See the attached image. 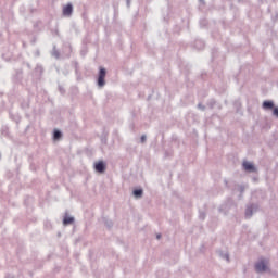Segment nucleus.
<instances>
[{"label": "nucleus", "instance_id": "f257e3e1", "mask_svg": "<svg viewBox=\"0 0 278 278\" xmlns=\"http://www.w3.org/2000/svg\"><path fill=\"white\" fill-rule=\"evenodd\" d=\"M42 75H45V66H42L40 63H37L31 72L33 84H39V81H42Z\"/></svg>", "mask_w": 278, "mask_h": 278}, {"label": "nucleus", "instance_id": "f03ea898", "mask_svg": "<svg viewBox=\"0 0 278 278\" xmlns=\"http://www.w3.org/2000/svg\"><path fill=\"white\" fill-rule=\"evenodd\" d=\"M105 77H108V70L103 66H100L96 78V84L98 88H104L106 84Z\"/></svg>", "mask_w": 278, "mask_h": 278}, {"label": "nucleus", "instance_id": "7ed1b4c3", "mask_svg": "<svg viewBox=\"0 0 278 278\" xmlns=\"http://www.w3.org/2000/svg\"><path fill=\"white\" fill-rule=\"evenodd\" d=\"M254 268L256 273H268V270H270V268L268 267V260L261 258L258 262L255 263Z\"/></svg>", "mask_w": 278, "mask_h": 278}, {"label": "nucleus", "instance_id": "20e7f679", "mask_svg": "<svg viewBox=\"0 0 278 278\" xmlns=\"http://www.w3.org/2000/svg\"><path fill=\"white\" fill-rule=\"evenodd\" d=\"M93 170L98 173L99 175L105 174V170H108V163L103 160H99L93 163Z\"/></svg>", "mask_w": 278, "mask_h": 278}, {"label": "nucleus", "instance_id": "39448f33", "mask_svg": "<svg viewBox=\"0 0 278 278\" xmlns=\"http://www.w3.org/2000/svg\"><path fill=\"white\" fill-rule=\"evenodd\" d=\"M242 169L244 170V173H257V166H255V163L251 161H243Z\"/></svg>", "mask_w": 278, "mask_h": 278}, {"label": "nucleus", "instance_id": "423d86ee", "mask_svg": "<svg viewBox=\"0 0 278 278\" xmlns=\"http://www.w3.org/2000/svg\"><path fill=\"white\" fill-rule=\"evenodd\" d=\"M260 210V204L251 203L245 207V218H251Z\"/></svg>", "mask_w": 278, "mask_h": 278}, {"label": "nucleus", "instance_id": "0eeeda50", "mask_svg": "<svg viewBox=\"0 0 278 278\" xmlns=\"http://www.w3.org/2000/svg\"><path fill=\"white\" fill-rule=\"evenodd\" d=\"M62 138H64V132H62V130H60L59 128H54L52 131V140L54 142H60Z\"/></svg>", "mask_w": 278, "mask_h": 278}, {"label": "nucleus", "instance_id": "6e6552de", "mask_svg": "<svg viewBox=\"0 0 278 278\" xmlns=\"http://www.w3.org/2000/svg\"><path fill=\"white\" fill-rule=\"evenodd\" d=\"M73 2H68L66 5L63 7V16H73Z\"/></svg>", "mask_w": 278, "mask_h": 278}, {"label": "nucleus", "instance_id": "1a4fd4ad", "mask_svg": "<svg viewBox=\"0 0 278 278\" xmlns=\"http://www.w3.org/2000/svg\"><path fill=\"white\" fill-rule=\"evenodd\" d=\"M262 108L265 110V111H271L273 112V109L275 108V101L273 100H264L263 103H262Z\"/></svg>", "mask_w": 278, "mask_h": 278}, {"label": "nucleus", "instance_id": "9d476101", "mask_svg": "<svg viewBox=\"0 0 278 278\" xmlns=\"http://www.w3.org/2000/svg\"><path fill=\"white\" fill-rule=\"evenodd\" d=\"M62 223L64 227H68V225H73L75 223V217L68 215V213H65Z\"/></svg>", "mask_w": 278, "mask_h": 278}, {"label": "nucleus", "instance_id": "9b49d317", "mask_svg": "<svg viewBox=\"0 0 278 278\" xmlns=\"http://www.w3.org/2000/svg\"><path fill=\"white\" fill-rule=\"evenodd\" d=\"M132 197H135V199H142V197H144V189H142V187H137L132 190Z\"/></svg>", "mask_w": 278, "mask_h": 278}, {"label": "nucleus", "instance_id": "f8f14e48", "mask_svg": "<svg viewBox=\"0 0 278 278\" xmlns=\"http://www.w3.org/2000/svg\"><path fill=\"white\" fill-rule=\"evenodd\" d=\"M207 106L210 110H214V108H217V110H223V105L216 101V99H210L207 101Z\"/></svg>", "mask_w": 278, "mask_h": 278}, {"label": "nucleus", "instance_id": "ddd939ff", "mask_svg": "<svg viewBox=\"0 0 278 278\" xmlns=\"http://www.w3.org/2000/svg\"><path fill=\"white\" fill-rule=\"evenodd\" d=\"M14 84H21L23 81V70H16L13 76Z\"/></svg>", "mask_w": 278, "mask_h": 278}, {"label": "nucleus", "instance_id": "4468645a", "mask_svg": "<svg viewBox=\"0 0 278 278\" xmlns=\"http://www.w3.org/2000/svg\"><path fill=\"white\" fill-rule=\"evenodd\" d=\"M9 116H10L11 121L16 123V125H18V123H21V115L14 114V113H9Z\"/></svg>", "mask_w": 278, "mask_h": 278}, {"label": "nucleus", "instance_id": "2eb2a0df", "mask_svg": "<svg viewBox=\"0 0 278 278\" xmlns=\"http://www.w3.org/2000/svg\"><path fill=\"white\" fill-rule=\"evenodd\" d=\"M217 253H218L219 257H222V260H227L229 262V252L218 250Z\"/></svg>", "mask_w": 278, "mask_h": 278}, {"label": "nucleus", "instance_id": "dca6fc26", "mask_svg": "<svg viewBox=\"0 0 278 278\" xmlns=\"http://www.w3.org/2000/svg\"><path fill=\"white\" fill-rule=\"evenodd\" d=\"M255 194H256V199H261L262 201H264V199H266V191H264V190H257L255 192Z\"/></svg>", "mask_w": 278, "mask_h": 278}, {"label": "nucleus", "instance_id": "f3484780", "mask_svg": "<svg viewBox=\"0 0 278 278\" xmlns=\"http://www.w3.org/2000/svg\"><path fill=\"white\" fill-rule=\"evenodd\" d=\"M21 108L22 110H29V99H23L21 101Z\"/></svg>", "mask_w": 278, "mask_h": 278}, {"label": "nucleus", "instance_id": "a211bd4d", "mask_svg": "<svg viewBox=\"0 0 278 278\" xmlns=\"http://www.w3.org/2000/svg\"><path fill=\"white\" fill-rule=\"evenodd\" d=\"M1 134L2 136H4L5 138H8V136H10V128L8 126H2L1 128Z\"/></svg>", "mask_w": 278, "mask_h": 278}, {"label": "nucleus", "instance_id": "6ab92c4d", "mask_svg": "<svg viewBox=\"0 0 278 278\" xmlns=\"http://www.w3.org/2000/svg\"><path fill=\"white\" fill-rule=\"evenodd\" d=\"M52 58H55V60H60V51H58L55 46H53Z\"/></svg>", "mask_w": 278, "mask_h": 278}, {"label": "nucleus", "instance_id": "aec40b11", "mask_svg": "<svg viewBox=\"0 0 278 278\" xmlns=\"http://www.w3.org/2000/svg\"><path fill=\"white\" fill-rule=\"evenodd\" d=\"M195 49H203L205 47V42L201 40H197L194 43Z\"/></svg>", "mask_w": 278, "mask_h": 278}, {"label": "nucleus", "instance_id": "412c9836", "mask_svg": "<svg viewBox=\"0 0 278 278\" xmlns=\"http://www.w3.org/2000/svg\"><path fill=\"white\" fill-rule=\"evenodd\" d=\"M206 217H207V213H205V211L199 210V219L205 220Z\"/></svg>", "mask_w": 278, "mask_h": 278}, {"label": "nucleus", "instance_id": "4be33fe9", "mask_svg": "<svg viewBox=\"0 0 278 278\" xmlns=\"http://www.w3.org/2000/svg\"><path fill=\"white\" fill-rule=\"evenodd\" d=\"M72 64H73V66L75 68V74L79 75V62L74 61V62H72Z\"/></svg>", "mask_w": 278, "mask_h": 278}, {"label": "nucleus", "instance_id": "5701e85b", "mask_svg": "<svg viewBox=\"0 0 278 278\" xmlns=\"http://www.w3.org/2000/svg\"><path fill=\"white\" fill-rule=\"evenodd\" d=\"M104 225L108 229H112V227H114V223H112L111 219H104Z\"/></svg>", "mask_w": 278, "mask_h": 278}, {"label": "nucleus", "instance_id": "b1692460", "mask_svg": "<svg viewBox=\"0 0 278 278\" xmlns=\"http://www.w3.org/2000/svg\"><path fill=\"white\" fill-rule=\"evenodd\" d=\"M58 90L60 92V94H62L64 97V94H66V89H64V86L62 85H58Z\"/></svg>", "mask_w": 278, "mask_h": 278}, {"label": "nucleus", "instance_id": "393cba45", "mask_svg": "<svg viewBox=\"0 0 278 278\" xmlns=\"http://www.w3.org/2000/svg\"><path fill=\"white\" fill-rule=\"evenodd\" d=\"M102 144H108V132H103L101 137Z\"/></svg>", "mask_w": 278, "mask_h": 278}, {"label": "nucleus", "instance_id": "a878e982", "mask_svg": "<svg viewBox=\"0 0 278 278\" xmlns=\"http://www.w3.org/2000/svg\"><path fill=\"white\" fill-rule=\"evenodd\" d=\"M200 27L203 29L205 27H207V20H201L200 21Z\"/></svg>", "mask_w": 278, "mask_h": 278}, {"label": "nucleus", "instance_id": "bb28decb", "mask_svg": "<svg viewBox=\"0 0 278 278\" xmlns=\"http://www.w3.org/2000/svg\"><path fill=\"white\" fill-rule=\"evenodd\" d=\"M218 53V48H213L212 49V59L216 60V54Z\"/></svg>", "mask_w": 278, "mask_h": 278}, {"label": "nucleus", "instance_id": "cd10ccee", "mask_svg": "<svg viewBox=\"0 0 278 278\" xmlns=\"http://www.w3.org/2000/svg\"><path fill=\"white\" fill-rule=\"evenodd\" d=\"M271 112H273V116H275L276 118H278V106L275 105V106L273 108Z\"/></svg>", "mask_w": 278, "mask_h": 278}, {"label": "nucleus", "instance_id": "c85d7f7f", "mask_svg": "<svg viewBox=\"0 0 278 278\" xmlns=\"http://www.w3.org/2000/svg\"><path fill=\"white\" fill-rule=\"evenodd\" d=\"M164 157H173V150H166L164 153Z\"/></svg>", "mask_w": 278, "mask_h": 278}, {"label": "nucleus", "instance_id": "c756f323", "mask_svg": "<svg viewBox=\"0 0 278 278\" xmlns=\"http://www.w3.org/2000/svg\"><path fill=\"white\" fill-rule=\"evenodd\" d=\"M238 191L240 192V194H244V185H239Z\"/></svg>", "mask_w": 278, "mask_h": 278}, {"label": "nucleus", "instance_id": "7c9ffc66", "mask_svg": "<svg viewBox=\"0 0 278 278\" xmlns=\"http://www.w3.org/2000/svg\"><path fill=\"white\" fill-rule=\"evenodd\" d=\"M197 108H198V110H201L202 112H205V105H203V103H199L198 105H197Z\"/></svg>", "mask_w": 278, "mask_h": 278}, {"label": "nucleus", "instance_id": "2f4dec72", "mask_svg": "<svg viewBox=\"0 0 278 278\" xmlns=\"http://www.w3.org/2000/svg\"><path fill=\"white\" fill-rule=\"evenodd\" d=\"M140 142H141V144H144V142H147V135H142L140 137Z\"/></svg>", "mask_w": 278, "mask_h": 278}, {"label": "nucleus", "instance_id": "473e14b6", "mask_svg": "<svg viewBox=\"0 0 278 278\" xmlns=\"http://www.w3.org/2000/svg\"><path fill=\"white\" fill-rule=\"evenodd\" d=\"M126 7L131 8V0H126Z\"/></svg>", "mask_w": 278, "mask_h": 278}, {"label": "nucleus", "instance_id": "72a5a7b5", "mask_svg": "<svg viewBox=\"0 0 278 278\" xmlns=\"http://www.w3.org/2000/svg\"><path fill=\"white\" fill-rule=\"evenodd\" d=\"M36 42H37V38L33 37V39L30 40V45H36Z\"/></svg>", "mask_w": 278, "mask_h": 278}, {"label": "nucleus", "instance_id": "f704fd0d", "mask_svg": "<svg viewBox=\"0 0 278 278\" xmlns=\"http://www.w3.org/2000/svg\"><path fill=\"white\" fill-rule=\"evenodd\" d=\"M224 184H225L226 188H229V181H227V179H224Z\"/></svg>", "mask_w": 278, "mask_h": 278}, {"label": "nucleus", "instance_id": "c9c22d12", "mask_svg": "<svg viewBox=\"0 0 278 278\" xmlns=\"http://www.w3.org/2000/svg\"><path fill=\"white\" fill-rule=\"evenodd\" d=\"M31 126L30 125H27L26 126V128H25V134H27V131H29V128H30Z\"/></svg>", "mask_w": 278, "mask_h": 278}, {"label": "nucleus", "instance_id": "e433bc0d", "mask_svg": "<svg viewBox=\"0 0 278 278\" xmlns=\"http://www.w3.org/2000/svg\"><path fill=\"white\" fill-rule=\"evenodd\" d=\"M5 278H14V275L8 274V275L5 276Z\"/></svg>", "mask_w": 278, "mask_h": 278}, {"label": "nucleus", "instance_id": "4c0bfd02", "mask_svg": "<svg viewBox=\"0 0 278 278\" xmlns=\"http://www.w3.org/2000/svg\"><path fill=\"white\" fill-rule=\"evenodd\" d=\"M27 68H29V71H31V64L30 63H26Z\"/></svg>", "mask_w": 278, "mask_h": 278}, {"label": "nucleus", "instance_id": "58836bf2", "mask_svg": "<svg viewBox=\"0 0 278 278\" xmlns=\"http://www.w3.org/2000/svg\"><path fill=\"white\" fill-rule=\"evenodd\" d=\"M36 55H37V58H40V50L36 51Z\"/></svg>", "mask_w": 278, "mask_h": 278}, {"label": "nucleus", "instance_id": "ea45409f", "mask_svg": "<svg viewBox=\"0 0 278 278\" xmlns=\"http://www.w3.org/2000/svg\"><path fill=\"white\" fill-rule=\"evenodd\" d=\"M162 239V235H156V240H161Z\"/></svg>", "mask_w": 278, "mask_h": 278}, {"label": "nucleus", "instance_id": "a19ab883", "mask_svg": "<svg viewBox=\"0 0 278 278\" xmlns=\"http://www.w3.org/2000/svg\"><path fill=\"white\" fill-rule=\"evenodd\" d=\"M201 5H205V0H199Z\"/></svg>", "mask_w": 278, "mask_h": 278}, {"label": "nucleus", "instance_id": "79ce46f5", "mask_svg": "<svg viewBox=\"0 0 278 278\" xmlns=\"http://www.w3.org/2000/svg\"><path fill=\"white\" fill-rule=\"evenodd\" d=\"M80 54L84 56L86 55V51L85 50H81Z\"/></svg>", "mask_w": 278, "mask_h": 278}, {"label": "nucleus", "instance_id": "37998d69", "mask_svg": "<svg viewBox=\"0 0 278 278\" xmlns=\"http://www.w3.org/2000/svg\"><path fill=\"white\" fill-rule=\"evenodd\" d=\"M36 12V9H30V13L34 14Z\"/></svg>", "mask_w": 278, "mask_h": 278}, {"label": "nucleus", "instance_id": "c03bdc74", "mask_svg": "<svg viewBox=\"0 0 278 278\" xmlns=\"http://www.w3.org/2000/svg\"><path fill=\"white\" fill-rule=\"evenodd\" d=\"M278 20V13H276V15H275V21H277Z\"/></svg>", "mask_w": 278, "mask_h": 278}, {"label": "nucleus", "instance_id": "a18cd8bd", "mask_svg": "<svg viewBox=\"0 0 278 278\" xmlns=\"http://www.w3.org/2000/svg\"><path fill=\"white\" fill-rule=\"evenodd\" d=\"M23 47H24V48L27 47V43H26L25 41H23Z\"/></svg>", "mask_w": 278, "mask_h": 278}, {"label": "nucleus", "instance_id": "49530a36", "mask_svg": "<svg viewBox=\"0 0 278 278\" xmlns=\"http://www.w3.org/2000/svg\"><path fill=\"white\" fill-rule=\"evenodd\" d=\"M252 180H253V181H257V177H253Z\"/></svg>", "mask_w": 278, "mask_h": 278}, {"label": "nucleus", "instance_id": "de8ad7c7", "mask_svg": "<svg viewBox=\"0 0 278 278\" xmlns=\"http://www.w3.org/2000/svg\"><path fill=\"white\" fill-rule=\"evenodd\" d=\"M238 1V3H242V0H237Z\"/></svg>", "mask_w": 278, "mask_h": 278}, {"label": "nucleus", "instance_id": "09e8293b", "mask_svg": "<svg viewBox=\"0 0 278 278\" xmlns=\"http://www.w3.org/2000/svg\"><path fill=\"white\" fill-rule=\"evenodd\" d=\"M219 212H223V206H222V207H219Z\"/></svg>", "mask_w": 278, "mask_h": 278}, {"label": "nucleus", "instance_id": "8fccbe9b", "mask_svg": "<svg viewBox=\"0 0 278 278\" xmlns=\"http://www.w3.org/2000/svg\"><path fill=\"white\" fill-rule=\"evenodd\" d=\"M58 236H59V238H60V236H62V235L59 232Z\"/></svg>", "mask_w": 278, "mask_h": 278}, {"label": "nucleus", "instance_id": "3c124183", "mask_svg": "<svg viewBox=\"0 0 278 278\" xmlns=\"http://www.w3.org/2000/svg\"><path fill=\"white\" fill-rule=\"evenodd\" d=\"M202 79H203V74H202Z\"/></svg>", "mask_w": 278, "mask_h": 278}]
</instances>
